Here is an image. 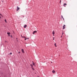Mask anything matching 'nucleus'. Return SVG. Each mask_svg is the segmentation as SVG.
<instances>
[{"mask_svg":"<svg viewBox=\"0 0 77 77\" xmlns=\"http://www.w3.org/2000/svg\"><path fill=\"white\" fill-rule=\"evenodd\" d=\"M20 8L18 7V6L17 7V11H18V10L19 9H20Z\"/></svg>","mask_w":77,"mask_h":77,"instance_id":"nucleus-1","label":"nucleus"},{"mask_svg":"<svg viewBox=\"0 0 77 77\" xmlns=\"http://www.w3.org/2000/svg\"><path fill=\"white\" fill-rule=\"evenodd\" d=\"M66 26H65V25H64V26H63V29H65V27Z\"/></svg>","mask_w":77,"mask_h":77,"instance_id":"nucleus-2","label":"nucleus"},{"mask_svg":"<svg viewBox=\"0 0 77 77\" xmlns=\"http://www.w3.org/2000/svg\"><path fill=\"white\" fill-rule=\"evenodd\" d=\"M36 32H37V31H35L33 32V34H35V33H36Z\"/></svg>","mask_w":77,"mask_h":77,"instance_id":"nucleus-3","label":"nucleus"},{"mask_svg":"<svg viewBox=\"0 0 77 77\" xmlns=\"http://www.w3.org/2000/svg\"><path fill=\"white\" fill-rule=\"evenodd\" d=\"M52 34L54 36V31L52 32Z\"/></svg>","mask_w":77,"mask_h":77,"instance_id":"nucleus-4","label":"nucleus"},{"mask_svg":"<svg viewBox=\"0 0 77 77\" xmlns=\"http://www.w3.org/2000/svg\"><path fill=\"white\" fill-rule=\"evenodd\" d=\"M52 72L53 73H55V72H56L55 71H54V69H53Z\"/></svg>","mask_w":77,"mask_h":77,"instance_id":"nucleus-5","label":"nucleus"},{"mask_svg":"<svg viewBox=\"0 0 77 77\" xmlns=\"http://www.w3.org/2000/svg\"><path fill=\"white\" fill-rule=\"evenodd\" d=\"M22 53H24V50L23 49H22Z\"/></svg>","mask_w":77,"mask_h":77,"instance_id":"nucleus-6","label":"nucleus"},{"mask_svg":"<svg viewBox=\"0 0 77 77\" xmlns=\"http://www.w3.org/2000/svg\"><path fill=\"white\" fill-rule=\"evenodd\" d=\"M65 5H66V3H65L64 4V5H63V6H64V7H66V6H65Z\"/></svg>","mask_w":77,"mask_h":77,"instance_id":"nucleus-7","label":"nucleus"},{"mask_svg":"<svg viewBox=\"0 0 77 77\" xmlns=\"http://www.w3.org/2000/svg\"><path fill=\"white\" fill-rule=\"evenodd\" d=\"M27 27V25H25L24 26V28H26V27Z\"/></svg>","mask_w":77,"mask_h":77,"instance_id":"nucleus-8","label":"nucleus"},{"mask_svg":"<svg viewBox=\"0 0 77 77\" xmlns=\"http://www.w3.org/2000/svg\"><path fill=\"white\" fill-rule=\"evenodd\" d=\"M7 33L8 35H10V34H11V33H10V32H7Z\"/></svg>","mask_w":77,"mask_h":77,"instance_id":"nucleus-9","label":"nucleus"},{"mask_svg":"<svg viewBox=\"0 0 77 77\" xmlns=\"http://www.w3.org/2000/svg\"><path fill=\"white\" fill-rule=\"evenodd\" d=\"M32 69L33 70H35V69H34V68H33V67H31Z\"/></svg>","mask_w":77,"mask_h":77,"instance_id":"nucleus-10","label":"nucleus"},{"mask_svg":"<svg viewBox=\"0 0 77 77\" xmlns=\"http://www.w3.org/2000/svg\"><path fill=\"white\" fill-rule=\"evenodd\" d=\"M54 45H55V47H57V45H56V44L55 43L54 44Z\"/></svg>","mask_w":77,"mask_h":77,"instance_id":"nucleus-11","label":"nucleus"},{"mask_svg":"<svg viewBox=\"0 0 77 77\" xmlns=\"http://www.w3.org/2000/svg\"><path fill=\"white\" fill-rule=\"evenodd\" d=\"M32 65H35V63H32Z\"/></svg>","mask_w":77,"mask_h":77,"instance_id":"nucleus-12","label":"nucleus"},{"mask_svg":"<svg viewBox=\"0 0 77 77\" xmlns=\"http://www.w3.org/2000/svg\"><path fill=\"white\" fill-rule=\"evenodd\" d=\"M24 39L25 40H26L27 38L26 37Z\"/></svg>","mask_w":77,"mask_h":77,"instance_id":"nucleus-13","label":"nucleus"},{"mask_svg":"<svg viewBox=\"0 0 77 77\" xmlns=\"http://www.w3.org/2000/svg\"><path fill=\"white\" fill-rule=\"evenodd\" d=\"M30 66H31V68H32V67H33V66H32V64H30Z\"/></svg>","mask_w":77,"mask_h":77,"instance_id":"nucleus-14","label":"nucleus"},{"mask_svg":"<svg viewBox=\"0 0 77 77\" xmlns=\"http://www.w3.org/2000/svg\"><path fill=\"white\" fill-rule=\"evenodd\" d=\"M26 37L25 36H22V38H25Z\"/></svg>","mask_w":77,"mask_h":77,"instance_id":"nucleus-15","label":"nucleus"},{"mask_svg":"<svg viewBox=\"0 0 77 77\" xmlns=\"http://www.w3.org/2000/svg\"><path fill=\"white\" fill-rule=\"evenodd\" d=\"M63 20H64V18H63V16H61Z\"/></svg>","mask_w":77,"mask_h":77,"instance_id":"nucleus-16","label":"nucleus"},{"mask_svg":"<svg viewBox=\"0 0 77 77\" xmlns=\"http://www.w3.org/2000/svg\"><path fill=\"white\" fill-rule=\"evenodd\" d=\"M5 21L6 22V23H7V22L6 21V20L5 19Z\"/></svg>","mask_w":77,"mask_h":77,"instance_id":"nucleus-17","label":"nucleus"},{"mask_svg":"<svg viewBox=\"0 0 77 77\" xmlns=\"http://www.w3.org/2000/svg\"><path fill=\"white\" fill-rule=\"evenodd\" d=\"M60 4H61V0H60Z\"/></svg>","mask_w":77,"mask_h":77,"instance_id":"nucleus-18","label":"nucleus"},{"mask_svg":"<svg viewBox=\"0 0 77 77\" xmlns=\"http://www.w3.org/2000/svg\"><path fill=\"white\" fill-rule=\"evenodd\" d=\"M0 15H1V16L2 17V14H1L0 13Z\"/></svg>","mask_w":77,"mask_h":77,"instance_id":"nucleus-19","label":"nucleus"},{"mask_svg":"<svg viewBox=\"0 0 77 77\" xmlns=\"http://www.w3.org/2000/svg\"><path fill=\"white\" fill-rule=\"evenodd\" d=\"M53 40H54V37H53Z\"/></svg>","mask_w":77,"mask_h":77,"instance_id":"nucleus-20","label":"nucleus"},{"mask_svg":"<svg viewBox=\"0 0 77 77\" xmlns=\"http://www.w3.org/2000/svg\"><path fill=\"white\" fill-rule=\"evenodd\" d=\"M12 54V53H10V54Z\"/></svg>","mask_w":77,"mask_h":77,"instance_id":"nucleus-21","label":"nucleus"},{"mask_svg":"<svg viewBox=\"0 0 77 77\" xmlns=\"http://www.w3.org/2000/svg\"><path fill=\"white\" fill-rule=\"evenodd\" d=\"M63 32L62 35H63Z\"/></svg>","mask_w":77,"mask_h":77,"instance_id":"nucleus-22","label":"nucleus"},{"mask_svg":"<svg viewBox=\"0 0 77 77\" xmlns=\"http://www.w3.org/2000/svg\"><path fill=\"white\" fill-rule=\"evenodd\" d=\"M9 36H10V34L8 35Z\"/></svg>","mask_w":77,"mask_h":77,"instance_id":"nucleus-23","label":"nucleus"},{"mask_svg":"<svg viewBox=\"0 0 77 77\" xmlns=\"http://www.w3.org/2000/svg\"><path fill=\"white\" fill-rule=\"evenodd\" d=\"M61 38H62V36H61Z\"/></svg>","mask_w":77,"mask_h":77,"instance_id":"nucleus-24","label":"nucleus"},{"mask_svg":"<svg viewBox=\"0 0 77 77\" xmlns=\"http://www.w3.org/2000/svg\"><path fill=\"white\" fill-rule=\"evenodd\" d=\"M11 38H12V35H11Z\"/></svg>","mask_w":77,"mask_h":77,"instance_id":"nucleus-25","label":"nucleus"},{"mask_svg":"<svg viewBox=\"0 0 77 77\" xmlns=\"http://www.w3.org/2000/svg\"><path fill=\"white\" fill-rule=\"evenodd\" d=\"M19 53L20 54V52H19Z\"/></svg>","mask_w":77,"mask_h":77,"instance_id":"nucleus-26","label":"nucleus"},{"mask_svg":"<svg viewBox=\"0 0 77 77\" xmlns=\"http://www.w3.org/2000/svg\"><path fill=\"white\" fill-rule=\"evenodd\" d=\"M21 37H22V36H22V35H21Z\"/></svg>","mask_w":77,"mask_h":77,"instance_id":"nucleus-27","label":"nucleus"},{"mask_svg":"<svg viewBox=\"0 0 77 77\" xmlns=\"http://www.w3.org/2000/svg\"><path fill=\"white\" fill-rule=\"evenodd\" d=\"M27 39H29V38H28Z\"/></svg>","mask_w":77,"mask_h":77,"instance_id":"nucleus-28","label":"nucleus"},{"mask_svg":"<svg viewBox=\"0 0 77 77\" xmlns=\"http://www.w3.org/2000/svg\"><path fill=\"white\" fill-rule=\"evenodd\" d=\"M17 38H16V39H17V41H18V40H17Z\"/></svg>","mask_w":77,"mask_h":77,"instance_id":"nucleus-29","label":"nucleus"},{"mask_svg":"<svg viewBox=\"0 0 77 77\" xmlns=\"http://www.w3.org/2000/svg\"><path fill=\"white\" fill-rule=\"evenodd\" d=\"M0 18H1V17L0 16Z\"/></svg>","mask_w":77,"mask_h":77,"instance_id":"nucleus-30","label":"nucleus"}]
</instances>
